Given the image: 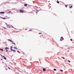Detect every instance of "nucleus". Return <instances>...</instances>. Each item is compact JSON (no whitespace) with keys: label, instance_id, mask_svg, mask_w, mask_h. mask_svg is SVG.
I'll use <instances>...</instances> for the list:
<instances>
[{"label":"nucleus","instance_id":"1","mask_svg":"<svg viewBox=\"0 0 74 74\" xmlns=\"http://www.w3.org/2000/svg\"><path fill=\"white\" fill-rule=\"evenodd\" d=\"M8 40L9 41H10V42H12V44H14V45H15V43H13V41H12L10 39H8Z\"/></svg>","mask_w":74,"mask_h":74},{"label":"nucleus","instance_id":"2","mask_svg":"<svg viewBox=\"0 0 74 74\" xmlns=\"http://www.w3.org/2000/svg\"><path fill=\"white\" fill-rule=\"evenodd\" d=\"M20 12L22 13H23V12H24V11L22 10H20Z\"/></svg>","mask_w":74,"mask_h":74},{"label":"nucleus","instance_id":"3","mask_svg":"<svg viewBox=\"0 0 74 74\" xmlns=\"http://www.w3.org/2000/svg\"><path fill=\"white\" fill-rule=\"evenodd\" d=\"M64 39V38H63V37H61L60 40V41H62Z\"/></svg>","mask_w":74,"mask_h":74},{"label":"nucleus","instance_id":"4","mask_svg":"<svg viewBox=\"0 0 74 74\" xmlns=\"http://www.w3.org/2000/svg\"><path fill=\"white\" fill-rule=\"evenodd\" d=\"M11 51H13L14 52H16V51L12 49H11Z\"/></svg>","mask_w":74,"mask_h":74},{"label":"nucleus","instance_id":"5","mask_svg":"<svg viewBox=\"0 0 74 74\" xmlns=\"http://www.w3.org/2000/svg\"><path fill=\"white\" fill-rule=\"evenodd\" d=\"M43 71H46V69L45 68H43Z\"/></svg>","mask_w":74,"mask_h":74},{"label":"nucleus","instance_id":"6","mask_svg":"<svg viewBox=\"0 0 74 74\" xmlns=\"http://www.w3.org/2000/svg\"><path fill=\"white\" fill-rule=\"evenodd\" d=\"M27 5V4L26 3H25L24 4V6H25V7H26Z\"/></svg>","mask_w":74,"mask_h":74},{"label":"nucleus","instance_id":"7","mask_svg":"<svg viewBox=\"0 0 74 74\" xmlns=\"http://www.w3.org/2000/svg\"><path fill=\"white\" fill-rule=\"evenodd\" d=\"M0 13V14H5V12H1Z\"/></svg>","mask_w":74,"mask_h":74},{"label":"nucleus","instance_id":"8","mask_svg":"<svg viewBox=\"0 0 74 74\" xmlns=\"http://www.w3.org/2000/svg\"><path fill=\"white\" fill-rule=\"evenodd\" d=\"M3 58L4 59H5V60H7V58H5V57L4 56H3Z\"/></svg>","mask_w":74,"mask_h":74},{"label":"nucleus","instance_id":"9","mask_svg":"<svg viewBox=\"0 0 74 74\" xmlns=\"http://www.w3.org/2000/svg\"><path fill=\"white\" fill-rule=\"evenodd\" d=\"M7 27H10V26H9V25H7Z\"/></svg>","mask_w":74,"mask_h":74},{"label":"nucleus","instance_id":"10","mask_svg":"<svg viewBox=\"0 0 74 74\" xmlns=\"http://www.w3.org/2000/svg\"><path fill=\"white\" fill-rule=\"evenodd\" d=\"M0 50H1V51H3V49H0Z\"/></svg>","mask_w":74,"mask_h":74},{"label":"nucleus","instance_id":"11","mask_svg":"<svg viewBox=\"0 0 74 74\" xmlns=\"http://www.w3.org/2000/svg\"><path fill=\"white\" fill-rule=\"evenodd\" d=\"M5 49H9V48L6 47H5Z\"/></svg>","mask_w":74,"mask_h":74},{"label":"nucleus","instance_id":"12","mask_svg":"<svg viewBox=\"0 0 74 74\" xmlns=\"http://www.w3.org/2000/svg\"><path fill=\"white\" fill-rule=\"evenodd\" d=\"M11 12V11H10L8 12V14H10Z\"/></svg>","mask_w":74,"mask_h":74},{"label":"nucleus","instance_id":"13","mask_svg":"<svg viewBox=\"0 0 74 74\" xmlns=\"http://www.w3.org/2000/svg\"><path fill=\"white\" fill-rule=\"evenodd\" d=\"M12 48H13V47H12V46H11L10 47V49H11H11H12Z\"/></svg>","mask_w":74,"mask_h":74},{"label":"nucleus","instance_id":"14","mask_svg":"<svg viewBox=\"0 0 74 74\" xmlns=\"http://www.w3.org/2000/svg\"><path fill=\"white\" fill-rule=\"evenodd\" d=\"M32 30H33V29H31L30 30H29V32H30V31H32Z\"/></svg>","mask_w":74,"mask_h":74},{"label":"nucleus","instance_id":"15","mask_svg":"<svg viewBox=\"0 0 74 74\" xmlns=\"http://www.w3.org/2000/svg\"><path fill=\"white\" fill-rule=\"evenodd\" d=\"M57 3H58V4H59V1H57Z\"/></svg>","mask_w":74,"mask_h":74},{"label":"nucleus","instance_id":"16","mask_svg":"<svg viewBox=\"0 0 74 74\" xmlns=\"http://www.w3.org/2000/svg\"><path fill=\"white\" fill-rule=\"evenodd\" d=\"M2 19H5V17L3 18H2Z\"/></svg>","mask_w":74,"mask_h":74},{"label":"nucleus","instance_id":"17","mask_svg":"<svg viewBox=\"0 0 74 74\" xmlns=\"http://www.w3.org/2000/svg\"><path fill=\"white\" fill-rule=\"evenodd\" d=\"M14 49H18V48H17L16 47H14Z\"/></svg>","mask_w":74,"mask_h":74},{"label":"nucleus","instance_id":"18","mask_svg":"<svg viewBox=\"0 0 74 74\" xmlns=\"http://www.w3.org/2000/svg\"><path fill=\"white\" fill-rule=\"evenodd\" d=\"M53 70H54V71H56V69H53Z\"/></svg>","mask_w":74,"mask_h":74},{"label":"nucleus","instance_id":"19","mask_svg":"<svg viewBox=\"0 0 74 74\" xmlns=\"http://www.w3.org/2000/svg\"><path fill=\"white\" fill-rule=\"evenodd\" d=\"M73 7V6H70L69 8H72Z\"/></svg>","mask_w":74,"mask_h":74},{"label":"nucleus","instance_id":"20","mask_svg":"<svg viewBox=\"0 0 74 74\" xmlns=\"http://www.w3.org/2000/svg\"><path fill=\"white\" fill-rule=\"evenodd\" d=\"M67 61L68 62H69V63H70V61L69 60H68Z\"/></svg>","mask_w":74,"mask_h":74},{"label":"nucleus","instance_id":"21","mask_svg":"<svg viewBox=\"0 0 74 74\" xmlns=\"http://www.w3.org/2000/svg\"><path fill=\"white\" fill-rule=\"evenodd\" d=\"M60 71H61L62 72H63V71L62 69H60Z\"/></svg>","mask_w":74,"mask_h":74},{"label":"nucleus","instance_id":"22","mask_svg":"<svg viewBox=\"0 0 74 74\" xmlns=\"http://www.w3.org/2000/svg\"><path fill=\"white\" fill-rule=\"evenodd\" d=\"M62 58H63V59H65V58H64V57H61Z\"/></svg>","mask_w":74,"mask_h":74},{"label":"nucleus","instance_id":"23","mask_svg":"<svg viewBox=\"0 0 74 74\" xmlns=\"http://www.w3.org/2000/svg\"><path fill=\"white\" fill-rule=\"evenodd\" d=\"M70 40L71 41H73V39H71Z\"/></svg>","mask_w":74,"mask_h":74},{"label":"nucleus","instance_id":"24","mask_svg":"<svg viewBox=\"0 0 74 74\" xmlns=\"http://www.w3.org/2000/svg\"><path fill=\"white\" fill-rule=\"evenodd\" d=\"M17 52H18V53H20V52H19V51H17Z\"/></svg>","mask_w":74,"mask_h":74},{"label":"nucleus","instance_id":"25","mask_svg":"<svg viewBox=\"0 0 74 74\" xmlns=\"http://www.w3.org/2000/svg\"><path fill=\"white\" fill-rule=\"evenodd\" d=\"M36 11H37L38 12V11H39L38 10H36Z\"/></svg>","mask_w":74,"mask_h":74},{"label":"nucleus","instance_id":"26","mask_svg":"<svg viewBox=\"0 0 74 74\" xmlns=\"http://www.w3.org/2000/svg\"><path fill=\"white\" fill-rule=\"evenodd\" d=\"M39 34H41V33L40 32L39 33Z\"/></svg>","mask_w":74,"mask_h":74},{"label":"nucleus","instance_id":"27","mask_svg":"<svg viewBox=\"0 0 74 74\" xmlns=\"http://www.w3.org/2000/svg\"><path fill=\"white\" fill-rule=\"evenodd\" d=\"M3 28L5 29H7V28H5V27H3Z\"/></svg>","mask_w":74,"mask_h":74},{"label":"nucleus","instance_id":"28","mask_svg":"<svg viewBox=\"0 0 74 74\" xmlns=\"http://www.w3.org/2000/svg\"><path fill=\"white\" fill-rule=\"evenodd\" d=\"M65 7L66 8V7H67V5H65Z\"/></svg>","mask_w":74,"mask_h":74},{"label":"nucleus","instance_id":"29","mask_svg":"<svg viewBox=\"0 0 74 74\" xmlns=\"http://www.w3.org/2000/svg\"><path fill=\"white\" fill-rule=\"evenodd\" d=\"M36 12V14H38V12Z\"/></svg>","mask_w":74,"mask_h":74},{"label":"nucleus","instance_id":"30","mask_svg":"<svg viewBox=\"0 0 74 74\" xmlns=\"http://www.w3.org/2000/svg\"><path fill=\"white\" fill-rule=\"evenodd\" d=\"M5 24H6V25H7V23H5Z\"/></svg>","mask_w":74,"mask_h":74},{"label":"nucleus","instance_id":"31","mask_svg":"<svg viewBox=\"0 0 74 74\" xmlns=\"http://www.w3.org/2000/svg\"><path fill=\"white\" fill-rule=\"evenodd\" d=\"M7 51H8V50H7V51H6V52H7Z\"/></svg>","mask_w":74,"mask_h":74},{"label":"nucleus","instance_id":"32","mask_svg":"<svg viewBox=\"0 0 74 74\" xmlns=\"http://www.w3.org/2000/svg\"><path fill=\"white\" fill-rule=\"evenodd\" d=\"M8 68H9V69H10V67H8Z\"/></svg>","mask_w":74,"mask_h":74},{"label":"nucleus","instance_id":"33","mask_svg":"<svg viewBox=\"0 0 74 74\" xmlns=\"http://www.w3.org/2000/svg\"><path fill=\"white\" fill-rule=\"evenodd\" d=\"M12 26L13 27V28H14V27H13V26Z\"/></svg>","mask_w":74,"mask_h":74},{"label":"nucleus","instance_id":"34","mask_svg":"<svg viewBox=\"0 0 74 74\" xmlns=\"http://www.w3.org/2000/svg\"><path fill=\"white\" fill-rule=\"evenodd\" d=\"M1 60H3L2 59H1Z\"/></svg>","mask_w":74,"mask_h":74},{"label":"nucleus","instance_id":"35","mask_svg":"<svg viewBox=\"0 0 74 74\" xmlns=\"http://www.w3.org/2000/svg\"><path fill=\"white\" fill-rule=\"evenodd\" d=\"M24 0H23V1Z\"/></svg>","mask_w":74,"mask_h":74},{"label":"nucleus","instance_id":"36","mask_svg":"<svg viewBox=\"0 0 74 74\" xmlns=\"http://www.w3.org/2000/svg\"><path fill=\"white\" fill-rule=\"evenodd\" d=\"M13 43H14V42H13Z\"/></svg>","mask_w":74,"mask_h":74}]
</instances>
